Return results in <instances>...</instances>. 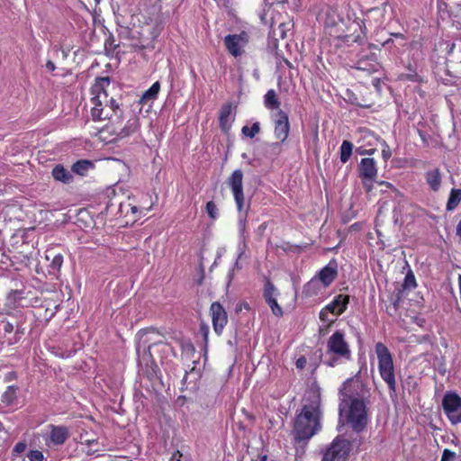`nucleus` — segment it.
I'll return each mask as SVG.
<instances>
[{
  "instance_id": "nucleus-1",
  "label": "nucleus",
  "mask_w": 461,
  "mask_h": 461,
  "mask_svg": "<svg viewBox=\"0 0 461 461\" xmlns=\"http://www.w3.org/2000/svg\"><path fill=\"white\" fill-rule=\"evenodd\" d=\"M321 388L313 383L306 390L302 410L294 420V436L296 442H307L321 430Z\"/></svg>"
},
{
  "instance_id": "nucleus-2",
  "label": "nucleus",
  "mask_w": 461,
  "mask_h": 461,
  "mask_svg": "<svg viewBox=\"0 0 461 461\" xmlns=\"http://www.w3.org/2000/svg\"><path fill=\"white\" fill-rule=\"evenodd\" d=\"M326 32L345 43L359 42L365 35V25L361 20L342 18L333 7L328 6L321 14Z\"/></svg>"
},
{
  "instance_id": "nucleus-3",
  "label": "nucleus",
  "mask_w": 461,
  "mask_h": 461,
  "mask_svg": "<svg viewBox=\"0 0 461 461\" xmlns=\"http://www.w3.org/2000/svg\"><path fill=\"white\" fill-rule=\"evenodd\" d=\"M109 85L108 77H100L91 88V116L94 121L112 120L113 116L116 119L121 116L119 104L113 97L109 98L105 90Z\"/></svg>"
},
{
  "instance_id": "nucleus-4",
  "label": "nucleus",
  "mask_w": 461,
  "mask_h": 461,
  "mask_svg": "<svg viewBox=\"0 0 461 461\" xmlns=\"http://www.w3.org/2000/svg\"><path fill=\"white\" fill-rule=\"evenodd\" d=\"M352 358L350 347L342 330H336L327 340L323 364L330 367L345 364Z\"/></svg>"
},
{
  "instance_id": "nucleus-5",
  "label": "nucleus",
  "mask_w": 461,
  "mask_h": 461,
  "mask_svg": "<svg viewBox=\"0 0 461 461\" xmlns=\"http://www.w3.org/2000/svg\"><path fill=\"white\" fill-rule=\"evenodd\" d=\"M366 402L361 399L340 402V415L346 417L347 422L356 432L364 430L368 422Z\"/></svg>"
},
{
  "instance_id": "nucleus-6",
  "label": "nucleus",
  "mask_w": 461,
  "mask_h": 461,
  "mask_svg": "<svg viewBox=\"0 0 461 461\" xmlns=\"http://www.w3.org/2000/svg\"><path fill=\"white\" fill-rule=\"evenodd\" d=\"M375 351L378 360L380 376L388 385V388L394 392L396 389V380L392 354L388 348L382 342L375 344Z\"/></svg>"
},
{
  "instance_id": "nucleus-7",
  "label": "nucleus",
  "mask_w": 461,
  "mask_h": 461,
  "mask_svg": "<svg viewBox=\"0 0 461 461\" xmlns=\"http://www.w3.org/2000/svg\"><path fill=\"white\" fill-rule=\"evenodd\" d=\"M361 371L359 370L354 376L347 379L339 389L340 402L350 400H367L369 390L366 384L361 379Z\"/></svg>"
},
{
  "instance_id": "nucleus-8",
  "label": "nucleus",
  "mask_w": 461,
  "mask_h": 461,
  "mask_svg": "<svg viewBox=\"0 0 461 461\" xmlns=\"http://www.w3.org/2000/svg\"><path fill=\"white\" fill-rule=\"evenodd\" d=\"M441 407L451 425L461 423V397L456 392H446L442 397Z\"/></svg>"
},
{
  "instance_id": "nucleus-9",
  "label": "nucleus",
  "mask_w": 461,
  "mask_h": 461,
  "mask_svg": "<svg viewBox=\"0 0 461 461\" xmlns=\"http://www.w3.org/2000/svg\"><path fill=\"white\" fill-rule=\"evenodd\" d=\"M350 448V442L348 439L338 436L326 449L322 461H346Z\"/></svg>"
},
{
  "instance_id": "nucleus-10",
  "label": "nucleus",
  "mask_w": 461,
  "mask_h": 461,
  "mask_svg": "<svg viewBox=\"0 0 461 461\" xmlns=\"http://www.w3.org/2000/svg\"><path fill=\"white\" fill-rule=\"evenodd\" d=\"M227 185L231 190L235 203L239 212L244 208V193H243V173L240 169H236L227 179Z\"/></svg>"
},
{
  "instance_id": "nucleus-11",
  "label": "nucleus",
  "mask_w": 461,
  "mask_h": 461,
  "mask_svg": "<svg viewBox=\"0 0 461 461\" xmlns=\"http://www.w3.org/2000/svg\"><path fill=\"white\" fill-rule=\"evenodd\" d=\"M139 118L136 117L135 115H131L122 128L106 126L104 129L102 130L101 132H113L114 136L111 140H109L110 142H113L131 135L132 133L136 132L139 130Z\"/></svg>"
},
{
  "instance_id": "nucleus-12",
  "label": "nucleus",
  "mask_w": 461,
  "mask_h": 461,
  "mask_svg": "<svg viewBox=\"0 0 461 461\" xmlns=\"http://www.w3.org/2000/svg\"><path fill=\"white\" fill-rule=\"evenodd\" d=\"M137 337L136 351L139 352L140 348L151 349L152 347L157 345H163L165 348L168 347L167 344L163 343V336L154 329L140 330Z\"/></svg>"
},
{
  "instance_id": "nucleus-13",
  "label": "nucleus",
  "mask_w": 461,
  "mask_h": 461,
  "mask_svg": "<svg viewBox=\"0 0 461 461\" xmlns=\"http://www.w3.org/2000/svg\"><path fill=\"white\" fill-rule=\"evenodd\" d=\"M359 176L363 180L364 186H366L367 190H370L372 182L377 176L376 163L374 158H366L361 159L359 164Z\"/></svg>"
},
{
  "instance_id": "nucleus-14",
  "label": "nucleus",
  "mask_w": 461,
  "mask_h": 461,
  "mask_svg": "<svg viewBox=\"0 0 461 461\" xmlns=\"http://www.w3.org/2000/svg\"><path fill=\"white\" fill-rule=\"evenodd\" d=\"M275 122V135L276 139L284 142L289 134L290 124L288 115L282 110L276 112L272 114Z\"/></svg>"
},
{
  "instance_id": "nucleus-15",
  "label": "nucleus",
  "mask_w": 461,
  "mask_h": 461,
  "mask_svg": "<svg viewBox=\"0 0 461 461\" xmlns=\"http://www.w3.org/2000/svg\"><path fill=\"white\" fill-rule=\"evenodd\" d=\"M247 41L246 33L229 34L224 38L226 49L234 57H239L243 53V48Z\"/></svg>"
},
{
  "instance_id": "nucleus-16",
  "label": "nucleus",
  "mask_w": 461,
  "mask_h": 461,
  "mask_svg": "<svg viewBox=\"0 0 461 461\" xmlns=\"http://www.w3.org/2000/svg\"><path fill=\"white\" fill-rule=\"evenodd\" d=\"M50 431L45 438V443L48 447L63 445L68 438L69 431L65 426H49Z\"/></svg>"
},
{
  "instance_id": "nucleus-17",
  "label": "nucleus",
  "mask_w": 461,
  "mask_h": 461,
  "mask_svg": "<svg viewBox=\"0 0 461 461\" xmlns=\"http://www.w3.org/2000/svg\"><path fill=\"white\" fill-rule=\"evenodd\" d=\"M212 326L215 333L221 335L227 324V312L219 303H212L210 308Z\"/></svg>"
},
{
  "instance_id": "nucleus-18",
  "label": "nucleus",
  "mask_w": 461,
  "mask_h": 461,
  "mask_svg": "<svg viewBox=\"0 0 461 461\" xmlns=\"http://www.w3.org/2000/svg\"><path fill=\"white\" fill-rule=\"evenodd\" d=\"M338 276V263L335 259L330 260L324 267H322L314 276L322 286L329 287Z\"/></svg>"
},
{
  "instance_id": "nucleus-19",
  "label": "nucleus",
  "mask_w": 461,
  "mask_h": 461,
  "mask_svg": "<svg viewBox=\"0 0 461 461\" xmlns=\"http://www.w3.org/2000/svg\"><path fill=\"white\" fill-rule=\"evenodd\" d=\"M235 120L234 108L230 103L223 104L219 113V124L222 131L227 132Z\"/></svg>"
},
{
  "instance_id": "nucleus-20",
  "label": "nucleus",
  "mask_w": 461,
  "mask_h": 461,
  "mask_svg": "<svg viewBox=\"0 0 461 461\" xmlns=\"http://www.w3.org/2000/svg\"><path fill=\"white\" fill-rule=\"evenodd\" d=\"M424 178L431 191H439L442 184V173L439 168L433 167L429 169L425 172Z\"/></svg>"
},
{
  "instance_id": "nucleus-21",
  "label": "nucleus",
  "mask_w": 461,
  "mask_h": 461,
  "mask_svg": "<svg viewBox=\"0 0 461 461\" xmlns=\"http://www.w3.org/2000/svg\"><path fill=\"white\" fill-rule=\"evenodd\" d=\"M348 303V295L339 294L332 300V302L327 304V309L330 311V313L338 316L342 314L346 311Z\"/></svg>"
},
{
  "instance_id": "nucleus-22",
  "label": "nucleus",
  "mask_w": 461,
  "mask_h": 461,
  "mask_svg": "<svg viewBox=\"0 0 461 461\" xmlns=\"http://www.w3.org/2000/svg\"><path fill=\"white\" fill-rule=\"evenodd\" d=\"M52 176L56 181L68 184L72 181L73 176L63 165H56L52 169Z\"/></svg>"
},
{
  "instance_id": "nucleus-23",
  "label": "nucleus",
  "mask_w": 461,
  "mask_h": 461,
  "mask_svg": "<svg viewBox=\"0 0 461 461\" xmlns=\"http://www.w3.org/2000/svg\"><path fill=\"white\" fill-rule=\"evenodd\" d=\"M280 101L279 98L274 89H269L264 95V105L267 109L272 111H279L280 109Z\"/></svg>"
},
{
  "instance_id": "nucleus-24",
  "label": "nucleus",
  "mask_w": 461,
  "mask_h": 461,
  "mask_svg": "<svg viewBox=\"0 0 461 461\" xmlns=\"http://www.w3.org/2000/svg\"><path fill=\"white\" fill-rule=\"evenodd\" d=\"M326 288V286H322V284L315 276H313L304 285L303 292L307 296H313L319 294Z\"/></svg>"
},
{
  "instance_id": "nucleus-25",
  "label": "nucleus",
  "mask_w": 461,
  "mask_h": 461,
  "mask_svg": "<svg viewBox=\"0 0 461 461\" xmlns=\"http://www.w3.org/2000/svg\"><path fill=\"white\" fill-rule=\"evenodd\" d=\"M138 356V363L140 366H144L146 368H152L154 365V360L152 358L150 349L149 348H140V352L137 351Z\"/></svg>"
},
{
  "instance_id": "nucleus-26",
  "label": "nucleus",
  "mask_w": 461,
  "mask_h": 461,
  "mask_svg": "<svg viewBox=\"0 0 461 461\" xmlns=\"http://www.w3.org/2000/svg\"><path fill=\"white\" fill-rule=\"evenodd\" d=\"M160 90V84L159 82H155L148 90H146L140 98L141 104H147L149 102H153L157 99L158 95Z\"/></svg>"
},
{
  "instance_id": "nucleus-27",
  "label": "nucleus",
  "mask_w": 461,
  "mask_h": 461,
  "mask_svg": "<svg viewBox=\"0 0 461 461\" xmlns=\"http://www.w3.org/2000/svg\"><path fill=\"white\" fill-rule=\"evenodd\" d=\"M370 60L371 62L367 64L366 60L363 58H361L357 62V68L364 71H367L368 73L377 71L380 68V65L376 61V57L375 54L371 55Z\"/></svg>"
},
{
  "instance_id": "nucleus-28",
  "label": "nucleus",
  "mask_w": 461,
  "mask_h": 461,
  "mask_svg": "<svg viewBox=\"0 0 461 461\" xmlns=\"http://www.w3.org/2000/svg\"><path fill=\"white\" fill-rule=\"evenodd\" d=\"M461 201V189L452 188L446 204L447 211L455 210Z\"/></svg>"
},
{
  "instance_id": "nucleus-29",
  "label": "nucleus",
  "mask_w": 461,
  "mask_h": 461,
  "mask_svg": "<svg viewBox=\"0 0 461 461\" xmlns=\"http://www.w3.org/2000/svg\"><path fill=\"white\" fill-rule=\"evenodd\" d=\"M93 167V163L89 160H78L72 166V171L77 175L85 176L89 169Z\"/></svg>"
},
{
  "instance_id": "nucleus-30",
  "label": "nucleus",
  "mask_w": 461,
  "mask_h": 461,
  "mask_svg": "<svg viewBox=\"0 0 461 461\" xmlns=\"http://www.w3.org/2000/svg\"><path fill=\"white\" fill-rule=\"evenodd\" d=\"M353 144L348 140H343L340 146V161L346 163L352 155Z\"/></svg>"
},
{
  "instance_id": "nucleus-31",
  "label": "nucleus",
  "mask_w": 461,
  "mask_h": 461,
  "mask_svg": "<svg viewBox=\"0 0 461 461\" xmlns=\"http://www.w3.org/2000/svg\"><path fill=\"white\" fill-rule=\"evenodd\" d=\"M16 397V388L13 385H10L6 388L4 393L1 396V401L6 405L11 404Z\"/></svg>"
},
{
  "instance_id": "nucleus-32",
  "label": "nucleus",
  "mask_w": 461,
  "mask_h": 461,
  "mask_svg": "<svg viewBox=\"0 0 461 461\" xmlns=\"http://www.w3.org/2000/svg\"><path fill=\"white\" fill-rule=\"evenodd\" d=\"M260 131V124L259 122H254L252 126H243L241 129V132L249 137V138H254Z\"/></svg>"
},
{
  "instance_id": "nucleus-33",
  "label": "nucleus",
  "mask_w": 461,
  "mask_h": 461,
  "mask_svg": "<svg viewBox=\"0 0 461 461\" xmlns=\"http://www.w3.org/2000/svg\"><path fill=\"white\" fill-rule=\"evenodd\" d=\"M239 221H238V226H239V239L247 238L246 237V222H247V212L244 213L241 212H239Z\"/></svg>"
},
{
  "instance_id": "nucleus-34",
  "label": "nucleus",
  "mask_w": 461,
  "mask_h": 461,
  "mask_svg": "<svg viewBox=\"0 0 461 461\" xmlns=\"http://www.w3.org/2000/svg\"><path fill=\"white\" fill-rule=\"evenodd\" d=\"M247 249V238L239 239L238 244V258L235 263V267L237 268H240L239 265V260L244 256Z\"/></svg>"
},
{
  "instance_id": "nucleus-35",
  "label": "nucleus",
  "mask_w": 461,
  "mask_h": 461,
  "mask_svg": "<svg viewBox=\"0 0 461 461\" xmlns=\"http://www.w3.org/2000/svg\"><path fill=\"white\" fill-rule=\"evenodd\" d=\"M289 29V24L281 23L276 29H273V33L274 35L279 36L281 39H285Z\"/></svg>"
},
{
  "instance_id": "nucleus-36",
  "label": "nucleus",
  "mask_w": 461,
  "mask_h": 461,
  "mask_svg": "<svg viewBox=\"0 0 461 461\" xmlns=\"http://www.w3.org/2000/svg\"><path fill=\"white\" fill-rule=\"evenodd\" d=\"M206 212L213 220L218 217V208L214 202L210 201L206 203Z\"/></svg>"
},
{
  "instance_id": "nucleus-37",
  "label": "nucleus",
  "mask_w": 461,
  "mask_h": 461,
  "mask_svg": "<svg viewBox=\"0 0 461 461\" xmlns=\"http://www.w3.org/2000/svg\"><path fill=\"white\" fill-rule=\"evenodd\" d=\"M275 292H276V288L274 286V285L270 282H267L266 285H265V289H264V298L266 301H268L272 298H275Z\"/></svg>"
},
{
  "instance_id": "nucleus-38",
  "label": "nucleus",
  "mask_w": 461,
  "mask_h": 461,
  "mask_svg": "<svg viewBox=\"0 0 461 461\" xmlns=\"http://www.w3.org/2000/svg\"><path fill=\"white\" fill-rule=\"evenodd\" d=\"M266 302L269 305V307L271 308L273 313L276 316H281L283 314V310L279 306V304L277 303V301H276V298H272V299H270L268 301H266Z\"/></svg>"
},
{
  "instance_id": "nucleus-39",
  "label": "nucleus",
  "mask_w": 461,
  "mask_h": 461,
  "mask_svg": "<svg viewBox=\"0 0 461 461\" xmlns=\"http://www.w3.org/2000/svg\"><path fill=\"white\" fill-rule=\"evenodd\" d=\"M27 457L30 461H43L44 456L40 450H31L27 454Z\"/></svg>"
},
{
  "instance_id": "nucleus-40",
  "label": "nucleus",
  "mask_w": 461,
  "mask_h": 461,
  "mask_svg": "<svg viewBox=\"0 0 461 461\" xmlns=\"http://www.w3.org/2000/svg\"><path fill=\"white\" fill-rule=\"evenodd\" d=\"M62 264H63V257H62V255L58 254V255L54 256V258L51 261L50 267L54 270H59Z\"/></svg>"
},
{
  "instance_id": "nucleus-41",
  "label": "nucleus",
  "mask_w": 461,
  "mask_h": 461,
  "mask_svg": "<svg viewBox=\"0 0 461 461\" xmlns=\"http://www.w3.org/2000/svg\"><path fill=\"white\" fill-rule=\"evenodd\" d=\"M80 445L86 447H95L98 445L96 438H86L83 435L80 436Z\"/></svg>"
},
{
  "instance_id": "nucleus-42",
  "label": "nucleus",
  "mask_w": 461,
  "mask_h": 461,
  "mask_svg": "<svg viewBox=\"0 0 461 461\" xmlns=\"http://www.w3.org/2000/svg\"><path fill=\"white\" fill-rule=\"evenodd\" d=\"M456 457L455 452L446 448L444 449L440 461H454Z\"/></svg>"
},
{
  "instance_id": "nucleus-43",
  "label": "nucleus",
  "mask_w": 461,
  "mask_h": 461,
  "mask_svg": "<svg viewBox=\"0 0 461 461\" xmlns=\"http://www.w3.org/2000/svg\"><path fill=\"white\" fill-rule=\"evenodd\" d=\"M200 333L203 336L205 347L208 344L209 327L206 324H202L200 327Z\"/></svg>"
},
{
  "instance_id": "nucleus-44",
  "label": "nucleus",
  "mask_w": 461,
  "mask_h": 461,
  "mask_svg": "<svg viewBox=\"0 0 461 461\" xmlns=\"http://www.w3.org/2000/svg\"><path fill=\"white\" fill-rule=\"evenodd\" d=\"M383 147L384 148L382 149V157L384 160H387L391 158L392 152L389 149V146L385 142L383 144Z\"/></svg>"
},
{
  "instance_id": "nucleus-45",
  "label": "nucleus",
  "mask_w": 461,
  "mask_h": 461,
  "mask_svg": "<svg viewBox=\"0 0 461 461\" xmlns=\"http://www.w3.org/2000/svg\"><path fill=\"white\" fill-rule=\"evenodd\" d=\"M2 325L5 333H11L14 330V324L8 321H2Z\"/></svg>"
},
{
  "instance_id": "nucleus-46",
  "label": "nucleus",
  "mask_w": 461,
  "mask_h": 461,
  "mask_svg": "<svg viewBox=\"0 0 461 461\" xmlns=\"http://www.w3.org/2000/svg\"><path fill=\"white\" fill-rule=\"evenodd\" d=\"M26 447L27 446L24 442H18L14 447V452L16 454H21L25 451Z\"/></svg>"
},
{
  "instance_id": "nucleus-47",
  "label": "nucleus",
  "mask_w": 461,
  "mask_h": 461,
  "mask_svg": "<svg viewBox=\"0 0 461 461\" xmlns=\"http://www.w3.org/2000/svg\"><path fill=\"white\" fill-rule=\"evenodd\" d=\"M306 363H307V360H306L305 357H300L296 360L295 366L298 369H303L306 366Z\"/></svg>"
},
{
  "instance_id": "nucleus-48",
  "label": "nucleus",
  "mask_w": 461,
  "mask_h": 461,
  "mask_svg": "<svg viewBox=\"0 0 461 461\" xmlns=\"http://www.w3.org/2000/svg\"><path fill=\"white\" fill-rule=\"evenodd\" d=\"M405 285L406 286H415V279L413 276H406L405 277Z\"/></svg>"
},
{
  "instance_id": "nucleus-49",
  "label": "nucleus",
  "mask_w": 461,
  "mask_h": 461,
  "mask_svg": "<svg viewBox=\"0 0 461 461\" xmlns=\"http://www.w3.org/2000/svg\"><path fill=\"white\" fill-rule=\"evenodd\" d=\"M330 312V311L327 309V305L320 312V319L322 321H327V315Z\"/></svg>"
},
{
  "instance_id": "nucleus-50",
  "label": "nucleus",
  "mask_w": 461,
  "mask_h": 461,
  "mask_svg": "<svg viewBox=\"0 0 461 461\" xmlns=\"http://www.w3.org/2000/svg\"><path fill=\"white\" fill-rule=\"evenodd\" d=\"M84 451L87 456H92L98 451V448L95 447H86V448L84 449Z\"/></svg>"
},
{
  "instance_id": "nucleus-51",
  "label": "nucleus",
  "mask_w": 461,
  "mask_h": 461,
  "mask_svg": "<svg viewBox=\"0 0 461 461\" xmlns=\"http://www.w3.org/2000/svg\"><path fill=\"white\" fill-rule=\"evenodd\" d=\"M181 457H182V455L180 454V452L176 451V452L173 453L169 461H181Z\"/></svg>"
},
{
  "instance_id": "nucleus-52",
  "label": "nucleus",
  "mask_w": 461,
  "mask_h": 461,
  "mask_svg": "<svg viewBox=\"0 0 461 461\" xmlns=\"http://www.w3.org/2000/svg\"><path fill=\"white\" fill-rule=\"evenodd\" d=\"M6 437V431L3 428L2 424L0 423V444L5 440Z\"/></svg>"
},
{
  "instance_id": "nucleus-53",
  "label": "nucleus",
  "mask_w": 461,
  "mask_h": 461,
  "mask_svg": "<svg viewBox=\"0 0 461 461\" xmlns=\"http://www.w3.org/2000/svg\"><path fill=\"white\" fill-rule=\"evenodd\" d=\"M46 68L50 71H53L55 69V64L52 61H48L46 64Z\"/></svg>"
},
{
  "instance_id": "nucleus-54",
  "label": "nucleus",
  "mask_w": 461,
  "mask_h": 461,
  "mask_svg": "<svg viewBox=\"0 0 461 461\" xmlns=\"http://www.w3.org/2000/svg\"><path fill=\"white\" fill-rule=\"evenodd\" d=\"M456 236L461 238V220L458 221V223L456 225Z\"/></svg>"
},
{
  "instance_id": "nucleus-55",
  "label": "nucleus",
  "mask_w": 461,
  "mask_h": 461,
  "mask_svg": "<svg viewBox=\"0 0 461 461\" xmlns=\"http://www.w3.org/2000/svg\"><path fill=\"white\" fill-rule=\"evenodd\" d=\"M378 184L380 185H384V186H385L387 188H392L393 187V185L391 183H389V182H386V181H380Z\"/></svg>"
},
{
  "instance_id": "nucleus-56",
  "label": "nucleus",
  "mask_w": 461,
  "mask_h": 461,
  "mask_svg": "<svg viewBox=\"0 0 461 461\" xmlns=\"http://www.w3.org/2000/svg\"><path fill=\"white\" fill-rule=\"evenodd\" d=\"M266 228H267L266 223H262V224L258 227V230L263 231V230H266Z\"/></svg>"
},
{
  "instance_id": "nucleus-57",
  "label": "nucleus",
  "mask_w": 461,
  "mask_h": 461,
  "mask_svg": "<svg viewBox=\"0 0 461 461\" xmlns=\"http://www.w3.org/2000/svg\"><path fill=\"white\" fill-rule=\"evenodd\" d=\"M366 153H368V154H373V153H374V149H372V150H369V151H367V150H365V151L361 152L360 154H361V155H364V154H366Z\"/></svg>"
},
{
  "instance_id": "nucleus-58",
  "label": "nucleus",
  "mask_w": 461,
  "mask_h": 461,
  "mask_svg": "<svg viewBox=\"0 0 461 461\" xmlns=\"http://www.w3.org/2000/svg\"><path fill=\"white\" fill-rule=\"evenodd\" d=\"M233 272H234V269H231V270L229 272V277H230V279H231V278H232V276H233Z\"/></svg>"
},
{
  "instance_id": "nucleus-59",
  "label": "nucleus",
  "mask_w": 461,
  "mask_h": 461,
  "mask_svg": "<svg viewBox=\"0 0 461 461\" xmlns=\"http://www.w3.org/2000/svg\"><path fill=\"white\" fill-rule=\"evenodd\" d=\"M131 211H132V212H133V213H134V212H137V207H136V206H133V207L131 208Z\"/></svg>"
},
{
  "instance_id": "nucleus-60",
  "label": "nucleus",
  "mask_w": 461,
  "mask_h": 461,
  "mask_svg": "<svg viewBox=\"0 0 461 461\" xmlns=\"http://www.w3.org/2000/svg\"><path fill=\"white\" fill-rule=\"evenodd\" d=\"M266 460H267V456H264L262 457V460H261V461H266Z\"/></svg>"
},
{
  "instance_id": "nucleus-61",
  "label": "nucleus",
  "mask_w": 461,
  "mask_h": 461,
  "mask_svg": "<svg viewBox=\"0 0 461 461\" xmlns=\"http://www.w3.org/2000/svg\"><path fill=\"white\" fill-rule=\"evenodd\" d=\"M394 36H396V37H401V36H402V34H400V33H396V34H394Z\"/></svg>"
},
{
  "instance_id": "nucleus-62",
  "label": "nucleus",
  "mask_w": 461,
  "mask_h": 461,
  "mask_svg": "<svg viewBox=\"0 0 461 461\" xmlns=\"http://www.w3.org/2000/svg\"><path fill=\"white\" fill-rule=\"evenodd\" d=\"M389 42H390V41H386L384 43V45L388 44Z\"/></svg>"
}]
</instances>
